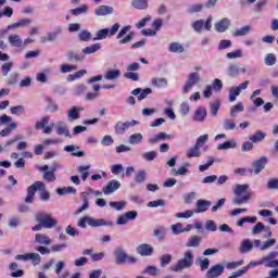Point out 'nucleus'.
<instances>
[{"instance_id":"f257e3e1","label":"nucleus","mask_w":278,"mask_h":278,"mask_svg":"<svg viewBox=\"0 0 278 278\" xmlns=\"http://www.w3.org/2000/svg\"><path fill=\"white\" fill-rule=\"evenodd\" d=\"M194 263V253L192 250H187L184 252V257L177 261L175 265L169 267L172 273H182L186 268H192V264Z\"/></svg>"},{"instance_id":"f03ea898","label":"nucleus","mask_w":278,"mask_h":278,"mask_svg":"<svg viewBox=\"0 0 278 278\" xmlns=\"http://www.w3.org/2000/svg\"><path fill=\"white\" fill-rule=\"evenodd\" d=\"M249 190V185H236L233 187L235 198L232 199V203L235 205H242V203H249L251 199V192Z\"/></svg>"},{"instance_id":"7ed1b4c3","label":"nucleus","mask_w":278,"mask_h":278,"mask_svg":"<svg viewBox=\"0 0 278 278\" xmlns=\"http://www.w3.org/2000/svg\"><path fill=\"white\" fill-rule=\"evenodd\" d=\"M114 257H115V264H136L138 262V258L136 256H129L124 248L119 247L114 251Z\"/></svg>"},{"instance_id":"20e7f679","label":"nucleus","mask_w":278,"mask_h":278,"mask_svg":"<svg viewBox=\"0 0 278 278\" xmlns=\"http://www.w3.org/2000/svg\"><path fill=\"white\" fill-rule=\"evenodd\" d=\"M35 220L41 223L43 225V229H53V227H58V220L53 219L51 214L47 212H39L35 215Z\"/></svg>"},{"instance_id":"39448f33","label":"nucleus","mask_w":278,"mask_h":278,"mask_svg":"<svg viewBox=\"0 0 278 278\" xmlns=\"http://www.w3.org/2000/svg\"><path fill=\"white\" fill-rule=\"evenodd\" d=\"M87 225H89V227H105L108 222H105V219H94L90 216H84L77 223V227L81 229H86Z\"/></svg>"},{"instance_id":"423d86ee","label":"nucleus","mask_w":278,"mask_h":278,"mask_svg":"<svg viewBox=\"0 0 278 278\" xmlns=\"http://www.w3.org/2000/svg\"><path fill=\"white\" fill-rule=\"evenodd\" d=\"M46 186L42 181H36L34 185L27 188V197L25 198V203H34L37 190H45Z\"/></svg>"},{"instance_id":"0eeeda50","label":"nucleus","mask_w":278,"mask_h":278,"mask_svg":"<svg viewBox=\"0 0 278 278\" xmlns=\"http://www.w3.org/2000/svg\"><path fill=\"white\" fill-rule=\"evenodd\" d=\"M130 29L131 26H124L119 30V33L117 34V40L119 45H127L128 42H131V40H134V36L136 35L132 31H130Z\"/></svg>"},{"instance_id":"6e6552de","label":"nucleus","mask_w":278,"mask_h":278,"mask_svg":"<svg viewBox=\"0 0 278 278\" xmlns=\"http://www.w3.org/2000/svg\"><path fill=\"white\" fill-rule=\"evenodd\" d=\"M201 81V76L199 73H191L188 75L187 81L185 83V86L182 88V93L188 94Z\"/></svg>"},{"instance_id":"1a4fd4ad","label":"nucleus","mask_w":278,"mask_h":278,"mask_svg":"<svg viewBox=\"0 0 278 278\" xmlns=\"http://www.w3.org/2000/svg\"><path fill=\"white\" fill-rule=\"evenodd\" d=\"M278 252L271 251L262 257V262L266 268L278 269Z\"/></svg>"},{"instance_id":"9d476101","label":"nucleus","mask_w":278,"mask_h":278,"mask_svg":"<svg viewBox=\"0 0 278 278\" xmlns=\"http://www.w3.org/2000/svg\"><path fill=\"white\" fill-rule=\"evenodd\" d=\"M62 249H66V243L63 244H53L51 249L47 247H35V251L40 253V255H50L51 253H60Z\"/></svg>"},{"instance_id":"9b49d317","label":"nucleus","mask_w":278,"mask_h":278,"mask_svg":"<svg viewBox=\"0 0 278 278\" xmlns=\"http://www.w3.org/2000/svg\"><path fill=\"white\" fill-rule=\"evenodd\" d=\"M225 273V266L222 264L213 265L205 274V278H218Z\"/></svg>"},{"instance_id":"f8f14e48","label":"nucleus","mask_w":278,"mask_h":278,"mask_svg":"<svg viewBox=\"0 0 278 278\" xmlns=\"http://www.w3.org/2000/svg\"><path fill=\"white\" fill-rule=\"evenodd\" d=\"M230 27L231 21L227 17H224L214 24V29L215 31H218V34H224V31H227Z\"/></svg>"},{"instance_id":"ddd939ff","label":"nucleus","mask_w":278,"mask_h":278,"mask_svg":"<svg viewBox=\"0 0 278 278\" xmlns=\"http://www.w3.org/2000/svg\"><path fill=\"white\" fill-rule=\"evenodd\" d=\"M35 242L36 247H50L51 244V237L50 236H47L46 233H36L35 235Z\"/></svg>"},{"instance_id":"4468645a","label":"nucleus","mask_w":278,"mask_h":278,"mask_svg":"<svg viewBox=\"0 0 278 278\" xmlns=\"http://www.w3.org/2000/svg\"><path fill=\"white\" fill-rule=\"evenodd\" d=\"M58 168H60V163L54 162L53 163V167L51 168V170L45 172L43 173V181H48L50 184H52L53 181H55V179H58L55 177V172L58 170Z\"/></svg>"},{"instance_id":"2eb2a0df","label":"nucleus","mask_w":278,"mask_h":278,"mask_svg":"<svg viewBox=\"0 0 278 278\" xmlns=\"http://www.w3.org/2000/svg\"><path fill=\"white\" fill-rule=\"evenodd\" d=\"M267 164H268V157L266 156H261L258 160H256L252 164L255 175H260L261 170H264Z\"/></svg>"},{"instance_id":"dca6fc26","label":"nucleus","mask_w":278,"mask_h":278,"mask_svg":"<svg viewBox=\"0 0 278 278\" xmlns=\"http://www.w3.org/2000/svg\"><path fill=\"white\" fill-rule=\"evenodd\" d=\"M137 253L142 257H149V255H153V247L147 243L139 244L137 247Z\"/></svg>"},{"instance_id":"f3484780","label":"nucleus","mask_w":278,"mask_h":278,"mask_svg":"<svg viewBox=\"0 0 278 278\" xmlns=\"http://www.w3.org/2000/svg\"><path fill=\"white\" fill-rule=\"evenodd\" d=\"M197 210H194V214H201L203 212H207L208 207H212V201L208 200H198L197 201Z\"/></svg>"},{"instance_id":"a211bd4d","label":"nucleus","mask_w":278,"mask_h":278,"mask_svg":"<svg viewBox=\"0 0 278 278\" xmlns=\"http://www.w3.org/2000/svg\"><path fill=\"white\" fill-rule=\"evenodd\" d=\"M129 127H131V124H129V122H117L114 126V131L116 134V136H123L125 134V131H127V129H129Z\"/></svg>"},{"instance_id":"6ab92c4d","label":"nucleus","mask_w":278,"mask_h":278,"mask_svg":"<svg viewBox=\"0 0 278 278\" xmlns=\"http://www.w3.org/2000/svg\"><path fill=\"white\" fill-rule=\"evenodd\" d=\"M79 112H84V108L81 106H74L67 112V121L73 123V121H79Z\"/></svg>"},{"instance_id":"aec40b11","label":"nucleus","mask_w":278,"mask_h":278,"mask_svg":"<svg viewBox=\"0 0 278 278\" xmlns=\"http://www.w3.org/2000/svg\"><path fill=\"white\" fill-rule=\"evenodd\" d=\"M121 188V182L118 180H110L105 187H103L104 194H112Z\"/></svg>"},{"instance_id":"412c9836","label":"nucleus","mask_w":278,"mask_h":278,"mask_svg":"<svg viewBox=\"0 0 278 278\" xmlns=\"http://www.w3.org/2000/svg\"><path fill=\"white\" fill-rule=\"evenodd\" d=\"M60 34H62V29H58L56 31L48 33L46 36L40 38V42L42 45H45L47 42H55V40H58V36H60Z\"/></svg>"},{"instance_id":"4be33fe9","label":"nucleus","mask_w":278,"mask_h":278,"mask_svg":"<svg viewBox=\"0 0 278 278\" xmlns=\"http://www.w3.org/2000/svg\"><path fill=\"white\" fill-rule=\"evenodd\" d=\"M206 117H207V110L203 106H200L194 112L193 121H195L197 123H203V121H205Z\"/></svg>"},{"instance_id":"5701e85b","label":"nucleus","mask_w":278,"mask_h":278,"mask_svg":"<svg viewBox=\"0 0 278 278\" xmlns=\"http://www.w3.org/2000/svg\"><path fill=\"white\" fill-rule=\"evenodd\" d=\"M252 30H253V27H251V25H245V26H242L241 28H237L232 33V36L235 38H240V37L249 36V34H251Z\"/></svg>"},{"instance_id":"b1692460","label":"nucleus","mask_w":278,"mask_h":278,"mask_svg":"<svg viewBox=\"0 0 278 278\" xmlns=\"http://www.w3.org/2000/svg\"><path fill=\"white\" fill-rule=\"evenodd\" d=\"M151 84L154 88H159V90H162V88H167L168 79H166L165 77H154L151 79Z\"/></svg>"},{"instance_id":"393cba45","label":"nucleus","mask_w":278,"mask_h":278,"mask_svg":"<svg viewBox=\"0 0 278 278\" xmlns=\"http://www.w3.org/2000/svg\"><path fill=\"white\" fill-rule=\"evenodd\" d=\"M201 242H202V238L194 235L188 239L186 247L188 249H199V247H201Z\"/></svg>"},{"instance_id":"a878e982","label":"nucleus","mask_w":278,"mask_h":278,"mask_svg":"<svg viewBox=\"0 0 278 278\" xmlns=\"http://www.w3.org/2000/svg\"><path fill=\"white\" fill-rule=\"evenodd\" d=\"M58 136H65V138H71V131H68V125L64 122H59L56 125Z\"/></svg>"},{"instance_id":"bb28decb","label":"nucleus","mask_w":278,"mask_h":278,"mask_svg":"<svg viewBox=\"0 0 278 278\" xmlns=\"http://www.w3.org/2000/svg\"><path fill=\"white\" fill-rule=\"evenodd\" d=\"M251 251H253V242L250 239L242 240L239 247V252L243 255Z\"/></svg>"},{"instance_id":"cd10ccee","label":"nucleus","mask_w":278,"mask_h":278,"mask_svg":"<svg viewBox=\"0 0 278 278\" xmlns=\"http://www.w3.org/2000/svg\"><path fill=\"white\" fill-rule=\"evenodd\" d=\"M65 58L68 62H84L86 56L84 54L75 53V51L70 50L65 54Z\"/></svg>"},{"instance_id":"c85d7f7f","label":"nucleus","mask_w":278,"mask_h":278,"mask_svg":"<svg viewBox=\"0 0 278 278\" xmlns=\"http://www.w3.org/2000/svg\"><path fill=\"white\" fill-rule=\"evenodd\" d=\"M31 25V18H22L13 24L8 26V29H18L20 27H28Z\"/></svg>"},{"instance_id":"c756f323","label":"nucleus","mask_w":278,"mask_h":278,"mask_svg":"<svg viewBox=\"0 0 278 278\" xmlns=\"http://www.w3.org/2000/svg\"><path fill=\"white\" fill-rule=\"evenodd\" d=\"M130 5L135 8V10H149V0H131Z\"/></svg>"},{"instance_id":"7c9ffc66","label":"nucleus","mask_w":278,"mask_h":278,"mask_svg":"<svg viewBox=\"0 0 278 278\" xmlns=\"http://www.w3.org/2000/svg\"><path fill=\"white\" fill-rule=\"evenodd\" d=\"M241 73H247V68H240L238 65L236 64H230L228 67V75L229 77H238V75H240Z\"/></svg>"},{"instance_id":"2f4dec72","label":"nucleus","mask_w":278,"mask_h":278,"mask_svg":"<svg viewBox=\"0 0 278 278\" xmlns=\"http://www.w3.org/2000/svg\"><path fill=\"white\" fill-rule=\"evenodd\" d=\"M101 50V43H93L88 46L81 50L83 55H92V53H97V51Z\"/></svg>"},{"instance_id":"473e14b6","label":"nucleus","mask_w":278,"mask_h":278,"mask_svg":"<svg viewBox=\"0 0 278 278\" xmlns=\"http://www.w3.org/2000/svg\"><path fill=\"white\" fill-rule=\"evenodd\" d=\"M8 41L11 45V47L21 48L23 47V39H21L20 35H9Z\"/></svg>"},{"instance_id":"72a5a7b5","label":"nucleus","mask_w":278,"mask_h":278,"mask_svg":"<svg viewBox=\"0 0 278 278\" xmlns=\"http://www.w3.org/2000/svg\"><path fill=\"white\" fill-rule=\"evenodd\" d=\"M114 12V9L110 5H100L96 10V16H108V14H112Z\"/></svg>"},{"instance_id":"f704fd0d","label":"nucleus","mask_w":278,"mask_h":278,"mask_svg":"<svg viewBox=\"0 0 278 278\" xmlns=\"http://www.w3.org/2000/svg\"><path fill=\"white\" fill-rule=\"evenodd\" d=\"M77 149L79 148H76L75 146H65L63 148L66 153H72V155H74L75 157H84L86 153L84 151H77Z\"/></svg>"},{"instance_id":"c9c22d12","label":"nucleus","mask_w":278,"mask_h":278,"mask_svg":"<svg viewBox=\"0 0 278 278\" xmlns=\"http://www.w3.org/2000/svg\"><path fill=\"white\" fill-rule=\"evenodd\" d=\"M121 77V70H109L104 74V79H108L109 81H114L115 79H118Z\"/></svg>"},{"instance_id":"e433bc0d","label":"nucleus","mask_w":278,"mask_h":278,"mask_svg":"<svg viewBox=\"0 0 278 278\" xmlns=\"http://www.w3.org/2000/svg\"><path fill=\"white\" fill-rule=\"evenodd\" d=\"M263 62L266 66H275L277 64V55H275V53H267Z\"/></svg>"},{"instance_id":"4c0bfd02","label":"nucleus","mask_w":278,"mask_h":278,"mask_svg":"<svg viewBox=\"0 0 278 278\" xmlns=\"http://www.w3.org/2000/svg\"><path fill=\"white\" fill-rule=\"evenodd\" d=\"M237 143L235 140L226 141L217 146L218 151H227V149H236Z\"/></svg>"},{"instance_id":"58836bf2","label":"nucleus","mask_w":278,"mask_h":278,"mask_svg":"<svg viewBox=\"0 0 278 278\" xmlns=\"http://www.w3.org/2000/svg\"><path fill=\"white\" fill-rule=\"evenodd\" d=\"M187 157H201V148L199 146H194L193 148L187 151Z\"/></svg>"},{"instance_id":"ea45409f","label":"nucleus","mask_w":278,"mask_h":278,"mask_svg":"<svg viewBox=\"0 0 278 278\" xmlns=\"http://www.w3.org/2000/svg\"><path fill=\"white\" fill-rule=\"evenodd\" d=\"M266 138V132L258 130L252 137H250L251 142L257 144V142H262Z\"/></svg>"},{"instance_id":"a19ab883","label":"nucleus","mask_w":278,"mask_h":278,"mask_svg":"<svg viewBox=\"0 0 278 278\" xmlns=\"http://www.w3.org/2000/svg\"><path fill=\"white\" fill-rule=\"evenodd\" d=\"M77 170L81 175L83 181H86V179H88V177H90V165L78 166Z\"/></svg>"},{"instance_id":"79ce46f5","label":"nucleus","mask_w":278,"mask_h":278,"mask_svg":"<svg viewBox=\"0 0 278 278\" xmlns=\"http://www.w3.org/2000/svg\"><path fill=\"white\" fill-rule=\"evenodd\" d=\"M78 39L80 42H90V40H92V33L89 30H81L78 34Z\"/></svg>"},{"instance_id":"37998d69","label":"nucleus","mask_w":278,"mask_h":278,"mask_svg":"<svg viewBox=\"0 0 278 278\" xmlns=\"http://www.w3.org/2000/svg\"><path fill=\"white\" fill-rule=\"evenodd\" d=\"M188 166H190L189 163H185L180 168L178 169H170V175H173L174 177H177V175H186V173H188Z\"/></svg>"},{"instance_id":"c03bdc74","label":"nucleus","mask_w":278,"mask_h":278,"mask_svg":"<svg viewBox=\"0 0 278 278\" xmlns=\"http://www.w3.org/2000/svg\"><path fill=\"white\" fill-rule=\"evenodd\" d=\"M170 53H184V46L179 42H172L168 47Z\"/></svg>"},{"instance_id":"a18cd8bd","label":"nucleus","mask_w":278,"mask_h":278,"mask_svg":"<svg viewBox=\"0 0 278 278\" xmlns=\"http://www.w3.org/2000/svg\"><path fill=\"white\" fill-rule=\"evenodd\" d=\"M142 134H132L129 136L128 142L129 144H140L142 142Z\"/></svg>"},{"instance_id":"49530a36","label":"nucleus","mask_w":278,"mask_h":278,"mask_svg":"<svg viewBox=\"0 0 278 278\" xmlns=\"http://www.w3.org/2000/svg\"><path fill=\"white\" fill-rule=\"evenodd\" d=\"M110 37V28H102L97 31V37L93 40H104V38Z\"/></svg>"},{"instance_id":"de8ad7c7","label":"nucleus","mask_w":278,"mask_h":278,"mask_svg":"<svg viewBox=\"0 0 278 278\" xmlns=\"http://www.w3.org/2000/svg\"><path fill=\"white\" fill-rule=\"evenodd\" d=\"M143 273L146 275H151L152 277H157L160 275V269L153 265L144 268Z\"/></svg>"},{"instance_id":"09e8293b","label":"nucleus","mask_w":278,"mask_h":278,"mask_svg":"<svg viewBox=\"0 0 278 278\" xmlns=\"http://www.w3.org/2000/svg\"><path fill=\"white\" fill-rule=\"evenodd\" d=\"M160 262H161V268H165L166 266H168V264L173 262V255L164 254L161 256Z\"/></svg>"},{"instance_id":"8fccbe9b","label":"nucleus","mask_w":278,"mask_h":278,"mask_svg":"<svg viewBox=\"0 0 278 278\" xmlns=\"http://www.w3.org/2000/svg\"><path fill=\"white\" fill-rule=\"evenodd\" d=\"M238 97H240V89H238V87H232L229 90V101H230V103H233V101H236V99H238Z\"/></svg>"},{"instance_id":"3c124183","label":"nucleus","mask_w":278,"mask_h":278,"mask_svg":"<svg viewBox=\"0 0 278 278\" xmlns=\"http://www.w3.org/2000/svg\"><path fill=\"white\" fill-rule=\"evenodd\" d=\"M110 207H113V210H116V212H121L124 207L127 206V202L119 201V202H110Z\"/></svg>"},{"instance_id":"603ef678","label":"nucleus","mask_w":278,"mask_h":278,"mask_svg":"<svg viewBox=\"0 0 278 278\" xmlns=\"http://www.w3.org/2000/svg\"><path fill=\"white\" fill-rule=\"evenodd\" d=\"M28 260L31 261L34 266H38L42 262V257L38 253H28Z\"/></svg>"},{"instance_id":"864d4df0","label":"nucleus","mask_w":278,"mask_h":278,"mask_svg":"<svg viewBox=\"0 0 278 278\" xmlns=\"http://www.w3.org/2000/svg\"><path fill=\"white\" fill-rule=\"evenodd\" d=\"M238 112H244V105H242V103H237L230 109V116L236 118V114H238Z\"/></svg>"},{"instance_id":"5fc2aeb1","label":"nucleus","mask_w":278,"mask_h":278,"mask_svg":"<svg viewBox=\"0 0 278 278\" xmlns=\"http://www.w3.org/2000/svg\"><path fill=\"white\" fill-rule=\"evenodd\" d=\"M70 12L73 14V16H79L80 14H86V12H88V7L81 5L79 8L72 9Z\"/></svg>"},{"instance_id":"6e6d98bb","label":"nucleus","mask_w":278,"mask_h":278,"mask_svg":"<svg viewBox=\"0 0 278 278\" xmlns=\"http://www.w3.org/2000/svg\"><path fill=\"white\" fill-rule=\"evenodd\" d=\"M136 184H144L147 181V172L139 170L135 176Z\"/></svg>"},{"instance_id":"4d7b16f0","label":"nucleus","mask_w":278,"mask_h":278,"mask_svg":"<svg viewBox=\"0 0 278 278\" xmlns=\"http://www.w3.org/2000/svg\"><path fill=\"white\" fill-rule=\"evenodd\" d=\"M210 108L212 116H216V114H218V110H220V101L216 100L214 102H211Z\"/></svg>"},{"instance_id":"13d9d810","label":"nucleus","mask_w":278,"mask_h":278,"mask_svg":"<svg viewBox=\"0 0 278 278\" xmlns=\"http://www.w3.org/2000/svg\"><path fill=\"white\" fill-rule=\"evenodd\" d=\"M266 229V226L264 223L258 222L253 228H252V233L253 236H257V233H262Z\"/></svg>"},{"instance_id":"bf43d9fd","label":"nucleus","mask_w":278,"mask_h":278,"mask_svg":"<svg viewBox=\"0 0 278 278\" xmlns=\"http://www.w3.org/2000/svg\"><path fill=\"white\" fill-rule=\"evenodd\" d=\"M249 273V267H242L241 269L237 271H232L228 278H238L242 277V275H247Z\"/></svg>"},{"instance_id":"052dcab7","label":"nucleus","mask_w":278,"mask_h":278,"mask_svg":"<svg viewBox=\"0 0 278 278\" xmlns=\"http://www.w3.org/2000/svg\"><path fill=\"white\" fill-rule=\"evenodd\" d=\"M141 156L146 160V162H153V160L157 157V152L155 151L146 152V153H142Z\"/></svg>"},{"instance_id":"680f3d73","label":"nucleus","mask_w":278,"mask_h":278,"mask_svg":"<svg viewBox=\"0 0 278 278\" xmlns=\"http://www.w3.org/2000/svg\"><path fill=\"white\" fill-rule=\"evenodd\" d=\"M166 205V202L162 199L150 201L147 205V207H164Z\"/></svg>"},{"instance_id":"e2e57ef3","label":"nucleus","mask_w":278,"mask_h":278,"mask_svg":"<svg viewBox=\"0 0 278 278\" xmlns=\"http://www.w3.org/2000/svg\"><path fill=\"white\" fill-rule=\"evenodd\" d=\"M224 129H227L228 131H233V129H236V123L233 122V119H224Z\"/></svg>"},{"instance_id":"0e129e2a","label":"nucleus","mask_w":278,"mask_h":278,"mask_svg":"<svg viewBox=\"0 0 278 278\" xmlns=\"http://www.w3.org/2000/svg\"><path fill=\"white\" fill-rule=\"evenodd\" d=\"M16 81H18V73L14 72L7 78L5 83L9 86H15Z\"/></svg>"},{"instance_id":"69168bd1","label":"nucleus","mask_w":278,"mask_h":278,"mask_svg":"<svg viewBox=\"0 0 278 278\" xmlns=\"http://www.w3.org/2000/svg\"><path fill=\"white\" fill-rule=\"evenodd\" d=\"M203 4H193L187 9L188 14H197V12H201L203 10Z\"/></svg>"},{"instance_id":"338daca9","label":"nucleus","mask_w":278,"mask_h":278,"mask_svg":"<svg viewBox=\"0 0 278 278\" xmlns=\"http://www.w3.org/2000/svg\"><path fill=\"white\" fill-rule=\"evenodd\" d=\"M73 71H77V65H68V64L61 65V73H73Z\"/></svg>"},{"instance_id":"774afa93","label":"nucleus","mask_w":278,"mask_h":278,"mask_svg":"<svg viewBox=\"0 0 278 278\" xmlns=\"http://www.w3.org/2000/svg\"><path fill=\"white\" fill-rule=\"evenodd\" d=\"M267 189L268 190H278V179L271 178L267 181Z\"/></svg>"}]
</instances>
